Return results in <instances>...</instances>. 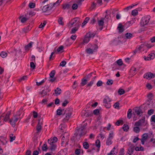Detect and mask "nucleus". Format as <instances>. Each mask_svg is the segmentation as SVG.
I'll list each match as a JSON object with an SVG mask.
<instances>
[{"label": "nucleus", "mask_w": 155, "mask_h": 155, "mask_svg": "<svg viewBox=\"0 0 155 155\" xmlns=\"http://www.w3.org/2000/svg\"><path fill=\"white\" fill-rule=\"evenodd\" d=\"M72 113V110L70 108L66 109L64 114V115H65V117L63 119L64 122L67 121L71 116Z\"/></svg>", "instance_id": "f257e3e1"}, {"label": "nucleus", "mask_w": 155, "mask_h": 155, "mask_svg": "<svg viewBox=\"0 0 155 155\" xmlns=\"http://www.w3.org/2000/svg\"><path fill=\"white\" fill-rule=\"evenodd\" d=\"M150 19V16L149 15H147L146 16L143 17L142 18L140 24L142 26H144V25L147 24Z\"/></svg>", "instance_id": "f03ea898"}, {"label": "nucleus", "mask_w": 155, "mask_h": 155, "mask_svg": "<svg viewBox=\"0 0 155 155\" xmlns=\"http://www.w3.org/2000/svg\"><path fill=\"white\" fill-rule=\"evenodd\" d=\"M20 119L19 117L14 115L12 118L9 121V122L12 126L13 127H14L16 122Z\"/></svg>", "instance_id": "7ed1b4c3"}, {"label": "nucleus", "mask_w": 155, "mask_h": 155, "mask_svg": "<svg viewBox=\"0 0 155 155\" xmlns=\"http://www.w3.org/2000/svg\"><path fill=\"white\" fill-rule=\"evenodd\" d=\"M84 128V127H82L79 128L76 132L77 136H78L80 137H81V136L85 135V133H84L83 131Z\"/></svg>", "instance_id": "20e7f679"}, {"label": "nucleus", "mask_w": 155, "mask_h": 155, "mask_svg": "<svg viewBox=\"0 0 155 155\" xmlns=\"http://www.w3.org/2000/svg\"><path fill=\"white\" fill-rule=\"evenodd\" d=\"M154 76L153 74L151 72H147L145 74L143 75L144 78L147 79H150L151 78H154Z\"/></svg>", "instance_id": "39448f33"}, {"label": "nucleus", "mask_w": 155, "mask_h": 155, "mask_svg": "<svg viewBox=\"0 0 155 155\" xmlns=\"http://www.w3.org/2000/svg\"><path fill=\"white\" fill-rule=\"evenodd\" d=\"M145 121V118L144 117L142 119L136 122L135 125L137 126H141L143 125Z\"/></svg>", "instance_id": "423d86ee"}, {"label": "nucleus", "mask_w": 155, "mask_h": 155, "mask_svg": "<svg viewBox=\"0 0 155 155\" xmlns=\"http://www.w3.org/2000/svg\"><path fill=\"white\" fill-rule=\"evenodd\" d=\"M104 18H101L100 20H98V25L101 26V27L99 29L100 30H101L103 28L102 27L104 23Z\"/></svg>", "instance_id": "0eeeda50"}, {"label": "nucleus", "mask_w": 155, "mask_h": 155, "mask_svg": "<svg viewBox=\"0 0 155 155\" xmlns=\"http://www.w3.org/2000/svg\"><path fill=\"white\" fill-rule=\"evenodd\" d=\"M124 26V25H122L121 23H119L118 24L117 29L119 33H121L124 31V28H126Z\"/></svg>", "instance_id": "6e6552de"}, {"label": "nucleus", "mask_w": 155, "mask_h": 155, "mask_svg": "<svg viewBox=\"0 0 155 155\" xmlns=\"http://www.w3.org/2000/svg\"><path fill=\"white\" fill-rule=\"evenodd\" d=\"M78 18H74L70 21L69 23L71 26H72L78 21V22L76 23V25H79V23H78V22H79V21H78Z\"/></svg>", "instance_id": "1a4fd4ad"}, {"label": "nucleus", "mask_w": 155, "mask_h": 155, "mask_svg": "<svg viewBox=\"0 0 155 155\" xmlns=\"http://www.w3.org/2000/svg\"><path fill=\"white\" fill-rule=\"evenodd\" d=\"M88 46L89 47V48L91 49L94 50V52L96 51L97 49L98 48L97 45L96 44L92 45L91 44H89Z\"/></svg>", "instance_id": "9d476101"}, {"label": "nucleus", "mask_w": 155, "mask_h": 155, "mask_svg": "<svg viewBox=\"0 0 155 155\" xmlns=\"http://www.w3.org/2000/svg\"><path fill=\"white\" fill-rule=\"evenodd\" d=\"M58 141V138L56 137H54L53 138H51L48 140V142L50 145L51 143H53L57 142Z\"/></svg>", "instance_id": "9b49d317"}, {"label": "nucleus", "mask_w": 155, "mask_h": 155, "mask_svg": "<svg viewBox=\"0 0 155 155\" xmlns=\"http://www.w3.org/2000/svg\"><path fill=\"white\" fill-rule=\"evenodd\" d=\"M90 41V38L87 36L86 35L84 37V39L83 41L81 43V44L84 45Z\"/></svg>", "instance_id": "f8f14e48"}, {"label": "nucleus", "mask_w": 155, "mask_h": 155, "mask_svg": "<svg viewBox=\"0 0 155 155\" xmlns=\"http://www.w3.org/2000/svg\"><path fill=\"white\" fill-rule=\"evenodd\" d=\"M96 33L94 32H89L86 34V36L88 37L90 39L93 38L95 35Z\"/></svg>", "instance_id": "ddd939ff"}, {"label": "nucleus", "mask_w": 155, "mask_h": 155, "mask_svg": "<svg viewBox=\"0 0 155 155\" xmlns=\"http://www.w3.org/2000/svg\"><path fill=\"white\" fill-rule=\"evenodd\" d=\"M134 23V20L127 21L124 25V27H125L126 28H127V27L132 25Z\"/></svg>", "instance_id": "4468645a"}, {"label": "nucleus", "mask_w": 155, "mask_h": 155, "mask_svg": "<svg viewBox=\"0 0 155 155\" xmlns=\"http://www.w3.org/2000/svg\"><path fill=\"white\" fill-rule=\"evenodd\" d=\"M134 146L132 145H131L128 148L127 151V153L129 154V155H131V154L133 153L134 151Z\"/></svg>", "instance_id": "2eb2a0df"}, {"label": "nucleus", "mask_w": 155, "mask_h": 155, "mask_svg": "<svg viewBox=\"0 0 155 155\" xmlns=\"http://www.w3.org/2000/svg\"><path fill=\"white\" fill-rule=\"evenodd\" d=\"M34 43L33 42L31 41L30 43H29L25 47V49L26 50L28 51L30 48H31L32 45Z\"/></svg>", "instance_id": "dca6fc26"}, {"label": "nucleus", "mask_w": 155, "mask_h": 155, "mask_svg": "<svg viewBox=\"0 0 155 155\" xmlns=\"http://www.w3.org/2000/svg\"><path fill=\"white\" fill-rule=\"evenodd\" d=\"M23 107H21L20 109L17 112L16 114L15 115V116L17 117H19V118H20V116L21 114L23 112Z\"/></svg>", "instance_id": "f3484780"}, {"label": "nucleus", "mask_w": 155, "mask_h": 155, "mask_svg": "<svg viewBox=\"0 0 155 155\" xmlns=\"http://www.w3.org/2000/svg\"><path fill=\"white\" fill-rule=\"evenodd\" d=\"M10 112H8L5 115V117L3 118V120L4 121L6 122L9 118V116L10 114Z\"/></svg>", "instance_id": "a211bd4d"}, {"label": "nucleus", "mask_w": 155, "mask_h": 155, "mask_svg": "<svg viewBox=\"0 0 155 155\" xmlns=\"http://www.w3.org/2000/svg\"><path fill=\"white\" fill-rule=\"evenodd\" d=\"M86 52L89 54H92L94 52V50L91 49L90 48H87L85 50Z\"/></svg>", "instance_id": "6ab92c4d"}, {"label": "nucleus", "mask_w": 155, "mask_h": 155, "mask_svg": "<svg viewBox=\"0 0 155 155\" xmlns=\"http://www.w3.org/2000/svg\"><path fill=\"white\" fill-rule=\"evenodd\" d=\"M111 101V99L108 96H106L103 100V103L108 102L109 103Z\"/></svg>", "instance_id": "aec40b11"}, {"label": "nucleus", "mask_w": 155, "mask_h": 155, "mask_svg": "<svg viewBox=\"0 0 155 155\" xmlns=\"http://www.w3.org/2000/svg\"><path fill=\"white\" fill-rule=\"evenodd\" d=\"M54 91L55 94L57 95L60 94L61 93V89L58 87H57L56 89Z\"/></svg>", "instance_id": "412c9836"}, {"label": "nucleus", "mask_w": 155, "mask_h": 155, "mask_svg": "<svg viewBox=\"0 0 155 155\" xmlns=\"http://www.w3.org/2000/svg\"><path fill=\"white\" fill-rule=\"evenodd\" d=\"M95 77H94V78H92L91 81L87 84V87H91L92 86V85H93L94 83V80L95 79Z\"/></svg>", "instance_id": "4be33fe9"}, {"label": "nucleus", "mask_w": 155, "mask_h": 155, "mask_svg": "<svg viewBox=\"0 0 155 155\" xmlns=\"http://www.w3.org/2000/svg\"><path fill=\"white\" fill-rule=\"evenodd\" d=\"M125 36L126 38L127 39H130L133 37V35L132 34L127 33L125 34Z\"/></svg>", "instance_id": "5701e85b"}, {"label": "nucleus", "mask_w": 155, "mask_h": 155, "mask_svg": "<svg viewBox=\"0 0 155 155\" xmlns=\"http://www.w3.org/2000/svg\"><path fill=\"white\" fill-rule=\"evenodd\" d=\"M142 48L141 46H140L138 48H137L134 51V54H135L137 53H139L140 50Z\"/></svg>", "instance_id": "b1692460"}, {"label": "nucleus", "mask_w": 155, "mask_h": 155, "mask_svg": "<svg viewBox=\"0 0 155 155\" xmlns=\"http://www.w3.org/2000/svg\"><path fill=\"white\" fill-rule=\"evenodd\" d=\"M137 5V4H136L135 5H131L128 6L126 8H125L124 9V10L126 12H127L129 10L131 9L134 6L136 5Z\"/></svg>", "instance_id": "393cba45"}, {"label": "nucleus", "mask_w": 155, "mask_h": 155, "mask_svg": "<svg viewBox=\"0 0 155 155\" xmlns=\"http://www.w3.org/2000/svg\"><path fill=\"white\" fill-rule=\"evenodd\" d=\"M31 28L28 26L23 29L22 30L25 33H26L31 29Z\"/></svg>", "instance_id": "a878e982"}, {"label": "nucleus", "mask_w": 155, "mask_h": 155, "mask_svg": "<svg viewBox=\"0 0 155 155\" xmlns=\"http://www.w3.org/2000/svg\"><path fill=\"white\" fill-rule=\"evenodd\" d=\"M10 141V142H12L15 138V137L12 134H10L9 135Z\"/></svg>", "instance_id": "bb28decb"}, {"label": "nucleus", "mask_w": 155, "mask_h": 155, "mask_svg": "<svg viewBox=\"0 0 155 155\" xmlns=\"http://www.w3.org/2000/svg\"><path fill=\"white\" fill-rule=\"evenodd\" d=\"M88 80L86 79H82L81 80V84L82 86H84L87 83Z\"/></svg>", "instance_id": "cd10ccee"}, {"label": "nucleus", "mask_w": 155, "mask_h": 155, "mask_svg": "<svg viewBox=\"0 0 155 155\" xmlns=\"http://www.w3.org/2000/svg\"><path fill=\"white\" fill-rule=\"evenodd\" d=\"M132 110L131 109H129L127 111V117L128 118L130 119L131 118L132 115Z\"/></svg>", "instance_id": "c85d7f7f"}, {"label": "nucleus", "mask_w": 155, "mask_h": 155, "mask_svg": "<svg viewBox=\"0 0 155 155\" xmlns=\"http://www.w3.org/2000/svg\"><path fill=\"white\" fill-rule=\"evenodd\" d=\"M90 18L88 17H86L82 24V26H84L88 22Z\"/></svg>", "instance_id": "c756f323"}, {"label": "nucleus", "mask_w": 155, "mask_h": 155, "mask_svg": "<svg viewBox=\"0 0 155 155\" xmlns=\"http://www.w3.org/2000/svg\"><path fill=\"white\" fill-rule=\"evenodd\" d=\"M63 111V110H62L61 109H58L57 110V114L58 115H61L62 114Z\"/></svg>", "instance_id": "7c9ffc66"}, {"label": "nucleus", "mask_w": 155, "mask_h": 155, "mask_svg": "<svg viewBox=\"0 0 155 155\" xmlns=\"http://www.w3.org/2000/svg\"><path fill=\"white\" fill-rule=\"evenodd\" d=\"M0 55L2 58H5L7 56V53L5 51H2L0 53Z\"/></svg>", "instance_id": "2f4dec72"}, {"label": "nucleus", "mask_w": 155, "mask_h": 155, "mask_svg": "<svg viewBox=\"0 0 155 155\" xmlns=\"http://www.w3.org/2000/svg\"><path fill=\"white\" fill-rule=\"evenodd\" d=\"M118 93L120 95H122L124 94L125 93V91L124 90L121 88H119L118 91Z\"/></svg>", "instance_id": "473e14b6"}, {"label": "nucleus", "mask_w": 155, "mask_h": 155, "mask_svg": "<svg viewBox=\"0 0 155 155\" xmlns=\"http://www.w3.org/2000/svg\"><path fill=\"white\" fill-rule=\"evenodd\" d=\"M138 14L137 10V9H134L132 11L131 14L134 16L137 15Z\"/></svg>", "instance_id": "72a5a7b5"}, {"label": "nucleus", "mask_w": 155, "mask_h": 155, "mask_svg": "<svg viewBox=\"0 0 155 155\" xmlns=\"http://www.w3.org/2000/svg\"><path fill=\"white\" fill-rule=\"evenodd\" d=\"M112 139L107 138L106 141V144L107 145H110L112 143Z\"/></svg>", "instance_id": "f704fd0d"}, {"label": "nucleus", "mask_w": 155, "mask_h": 155, "mask_svg": "<svg viewBox=\"0 0 155 155\" xmlns=\"http://www.w3.org/2000/svg\"><path fill=\"white\" fill-rule=\"evenodd\" d=\"M55 73V71L54 70L52 71L49 74L50 77L51 78H53L54 77Z\"/></svg>", "instance_id": "c9c22d12"}, {"label": "nucleus", "mask_w": 155, "mask_h": 155, "mask_svg": "<svg viewBox=\"0 0 155 155\" xmlns=\"http://www.w3.org/2000/svg\"><path fill=\"white\" fill-rule=\"evenodd\" d=\"M56 148V146L55 144L51 143L50 149L51 150H54Z\"/></svg>", "instance_id": "e433bc0d"}, {"label": "nucleus", "mask_w": 155, "mask_h": 155, "mask_svg": "<svg viewBox=\"0 0 155 155\" xmlns=\"http://www.w3.org/2000/svg\"><path fill=\"white\" fill-rule=\"evenodd\" d=\"M83 146L84 149H87L89 147L88 143L86 142H84L83 143Z\"/></svg>", "instance_id": "4c0bfd02"}, {"label": "nucleus", "mask_w": 155, "mask_h": 155, "mask_svg": "<svg viewBox=\"0 0 155 155\" xmlns=\"http://www.w3.org/2000/svg\"><path fill=\"white\" fill-rule=\"evenodd\" d=\"M71 7V5L69 4H66L63 5V8L64 9H68Z\"/></svg>", "instance_id": "58836bf2"}, {"label": "nucleus", "mask_w": 155, "mask_h": 155, "mask_svg": "<svg viewBox=\"0 0 155 155\" xmlns=\"http://www.w3.org/2000/svg\"><path fill=\"white\" fill-rule=\"evenodd\" d=\"M63 19V18L62 17H60L59 18L58 21L59 24L61 25H64V23L62 21Z\"/></svg>", "instance_id": "ea45409f"}, {"label": "nucleus", "mask_w": 155, "mask_h": 155, "mask_svg": "<svg viewBox=\"0 0 155 155\" xmlns=\"http://www.w3.org/2000/svg\"><path fill=\"white\" fill-rule=\"evenodd\" d=\"M123 130L126 131H127L129 128L128 126L126 124H124L123 126Z\"/></svg>", "instance_id": "a19ab883"}, {"label": "nucleus", "mask_w": 155, "mask_h": 155, "mask_svg": "<svg viewBox=\"0 0 155 155\" xmlns=\"http://www.w3.org/2000/svg\"><path fill=\"white\" fill-rule=\"evenodd\" d=\"M78 30V28L75 27L73 28L71 30L70 32L71 34L74 33Z\"/></svg>", "instance_id": "79ce46f5"}, {"label": "nucleus", "mask_w": 155, "mask_h": 155, "mask_svg": "<svg viewBox=\"0 0 155 155\" xmlns=\"http://www.w3.org/2000/svg\"><path fill=\"white\" fill-rule=\"evenodd\" d=\"M0 140L2 144L5 145L7 143V141L6 140H5L2 137L0 138Z\"/></svg>", "instance_id": "37998d69"}, {"label": "nucleus", "mask_w": 155, "mask_h": 155, "mask_svg": "<svg viewBox=\"0 0 155 155\" xmlns=\"http://www.w3.org/2000/svg\"><path fill=\"white\" fill-rule=\"evenodd\" d=\"M78 7V5L77 4L74 3L73 4L72 6V9L73 10L76 9Z\"/></svg>", "instance_id": "c03bdc74"}, {"label": "nucleus", "mask_w": 155, "mask_h": 155, "mask_svg": "<svg viewBox=\"0 0 155 155\" xmlns=\"http://www.w3.org/2000/svg\"><path fill=\"white\" fill-rule=\"evenodd\" d=\"M96 146L98 148H99L100 147L101 144L100 141L98 140H97L95 142Z\"/></svg>", "instance_id": "a18cd8bd"}, {"label": "nucleus", "mask_w": 155, "mask_h": 155, "mask_svg": "<svg viewBox=\"0 0 155 155\" xmlns=\"http://www.w3.org/2000/svg\"><path fill=\"white\" fill-rule=\"evenodd\" d=\"M104 105L105 106L106 108H109L110 107V104L109 103L105 102L104 103Z\"/></svg>", "instance_id": "49530a36"}, {"label": "nucleus", "mask_w": 155, "mask_h": 155, "mask_svg": "<svg viewBox=\"0 0 155 155\" xmlns=\"http://www.w3.org/2000/svg\"><path fill=\"white\" fill-rule=\"evenodd\" d=\"M41 125H38L37 126L36 130L38 133L40 132L41 130Z\"/></svg>", "instance_id": "de8ad7c7"}, {"label": "nucleus", "mask_w": 155, "mask_h": 155, "mask_svg": "<svg viewBox=\"0 0 155 155\" xmlns=\"http://www.w3.org/2000/svg\"><path fill=\"white\" fill-rule=\"evenodd\" d=\"M116 63L119 65H122L123 64V62L122 60L120 59L117 60L116 61Z\"/></svg>", "instance_id": "09e8293b"}, {"label": "nucleus", "mask_w": 155, "mask_h": 155, "mask_svg": "<svg viewBox=\"0 0 155 155\" xmlns=\"http://www.w3.org/2000/svg\"><path fill=\"white\" fill-rule=\"evenodd\" d=\"M113 83V81L112 80L109 79L107 82V84L108 85H110Z\"/></svg>", "instance_id": "8fccbe9b"}, {"label": "nucleus", "mask_w": 155, "mask_h": 155, "mask_svg": "<svg viewBox=\"0 0 155 155\" xmlns=\"http://www.w3.org/2000/svg\"><path fill=\"white\" fill-rule=\"evenodd\" d=\"M38 125H41L43 122V119L42 118L39 119H38Z\"/></svg>", "instance_id": "3c124183"}, {"label": "nucleus", "mask_w": 155, "mask_h": 155, "mask_svg": "<svg viewBox=\"0 0 155 155\" xmlns=\"http://www.w3.org/2000/svg\"><path fill=\"white\" fill-rule=\"evenodd\" d=\"M117 153V151L114 152V150H111L110 153H108L107 155H116V153Z\"/></svg>", "instance_id": "603ef678"}, {"label": "nucleus", "mask_w": 155, "mask_h": 155, "mask_svg": "<svg viewBox=\"0 0 155 155\" xmlns=\"http://www.w3.org/2000/svg\"><path fill=\"white\" fill-rule=\"evenodd\" d=\"M49 10L48 9V5L44 6L42 8V10L44 12L46 11L47 10Z\"/></svg>", "instance_id": "864d4df0"}, {"label": "nucleus", "mask_w": 155, "mask_h": 155, "mask_svg": "<svg viewBox=\"0 0 155 155\" xmlns=\"http://www.w3.org/2000/svg\"><path fill=\"white\" fill-rule=\"evenodd\" d=\"M147 137L148 135L147 134H143L141 139L146 140L147 139Z\"/></svg>", "instance_id": "5fc2aeb1"}, {"label": "nucleus", "mask_w": 155, "mask_h": 155, "mask_svg": "<svg viewBox=\"0 0 155 155\" xmlns=\"http://www.w3.org/2000/svg\"><path fill=\"white\" fill-rule=\"evenodd\" d=\"M55 5H54V3H50L49 5H48V9H49V10H51L54 6Z\"/></svg>", "instance_id": "6e6d98bb"}, {"label": "nucleus", "mask_w": 155, "mask_h": 155, "mask_svg": "<svg viewBox=\"0 0 155 155\" xmlns=\"http://www.w3.org/2000/svg\"><path fill=\"white\" fill-rule=\"evenodd\" d=\"M135 112L138 115H139L142 113L141 110L139 109H136Z\"/></svg>", "instance_id": "4d7b16f0"}, {"label": "nucleus", "mask_w": 155, "mask_h": 155, "mask_svg": "<svg viewBox=\"0 0 155 155\" xmlns=\"http://www.w3.org/2000/svg\"><path fill=\"white\" fill-rule=\"evenodd\" d=\"M64 48V46L62 45H61L57 49V52H59L61 51Z\"/></svg>", "instance_id": "13d9d810"}, {"label": "nucleus", "mask_w": 155, "mask_h": 155, "mask_svg": "<svg viewBox=\"0 0 155 155\" xmlns=\"http://www.w3.org/2000/svg\"><path fill=\"white\" fill-rule=\"evenodd\" d=\"M134 130L135 132L138 133L140 131L139 128L138 127H135L134 128Z\"/></svg>", "instance_id": "bf43d9fd"}, {"label": "nucleus", "mask_w": 155, "mask_h": 155, "mask_svg": "<svg viewBox=\"0 0 155 155\" xmlns=\"http://www.w3.org/2000/svg\"><path fill=\"white\" fill-rule=\"evenodd\" d=\"M148 56L150 58V59H152L154 58L155 55L153 53H151L148 55Z\"/></svg>", "instance_id": "052dcab7"}, {"label": "nucleus", "mask_w": 155, "mask_h": 155, "mask_svg": "<svg viewBox=\"0 0 155 155\" xmlns=\"http://www.w3.org/2000/svg\"><path fill=\"white\" fill-rule=\"evenodd\" d=\"M29 6L31 8H33L35 6V5L34 3H30L29 4Z\"/></svg>", "instance_id": "680f3d73"}, {"label": "nucleus", "mask_w": 155, "mask_h": 155, "mask_svg": "<svg viewBox=\"0 0 155 155\" xmlns=\"http://www.w3.org/2000/svg\"><path fill=\"white\" fill-rule=\"evenodd\" d=\"M42 149L43 151H46L47 149V146L46 144H44L42 147Z\"/></svg>", "instance_id": "e2e57ef3"}, {"label": "nucleus", "mask_w": 155, "mask_h": 155, "mask_svg": "<svg viewBox=\"0 0 155 155\" xmlns=\"http://www.w3.org/2000/svg\"><path fill=\"white\" fill-rule=\"evenodd\" d=\"M68 103V101L67 100H66L62 103V105L63 107H65L66 106V105Z\"/></svg>", "instance_id": "0e129e2a"}, {"label": "nucleus", "mask_w": 155, "mask_h": 155, "mask_svg": "<svg viewBox=\"0 0 155 155\" xmlns=\"http://www.w3.org/2000/svg\"><path fill=\"white\" fill-rule=\"evenodd\" d=\"M102 82L101 81H99L97 83V87H99L102 85Z\"/></svg>", "instance_id": "69168bd1"}, {"label": "nucleus", "mask_w": 155, "mask_h": 155, "mask_svg": "<svg viewBox=\"0 0 155 155\" xmlns=\"http://www.w3.org/2000/svg\"><path fill=\"white\" fill-rule=\"evenodd\" d=\"M28 20V18L24 17L22 18L21 20V21L22 23H24Z\"/></svg>", "instance_id": "338daca9"}, {"label": "nucleus", "mask_w": 155, "mask_h": 155, "mask_svg": "<svg viewBox=\"0 0 155 155\" xmlns=\"http://www.w3.org/2000/svg\"><path fill=\"white\" fill-rule=\"evenodd\" d=\"M66 62L65 61H61L60 63V65L62 67H64L66 64Z\"/></svg>", "instance_id": "774afa93"}]
</instances>
